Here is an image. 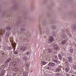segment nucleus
Listing matches in <instances>:
<instances>
[{
	"label": "nucleus",
	"mask_w": 76,
	"mask_h": 76,
	"mask_svg": "<svg viewBox=\"0 0 76 76\" xmlns=\"http://www.w3.org/2000/svg\"><path fill=\"white\" fill-rule=\"evenodd\" d=\"M53 48L55 49L56 51H58L60 49H59L58 47V46L57 45H53Z\"/></svg>",
	"instance_id": "nucleus-3"
},
{
	"label": "nucleus",
	"mask_w": 76,
	"mask_h": 76,
	"mask_svg": "<svg viewBox=\"0 0 76 76\" xmlns=\"http://www.w3.org/2000/svg\"><path fill=\"white\" fill-rule=\"evenodd\" d=\"M65 70L66 72H69V67H66L65 68Z\"/></svg>",
	"instance_id": "nucleus-22"
},
{
	"label": "nucleus",
	"mask_w": 76,
	"mask_h": 76,
	"mask_svg": "<svg viewBox=\"0 0 76 76\" xmlns=\"http://www.w3.org/2000/svg\"><path fill=\"white\" fill-rule=\"evenodd\" d=\"M52 34L53 36H56V33L55 32H53Z\"/></svg>",
	"instance_id": "nucleus-31"
},
{
	"label": "nucleus",
	"mask_w": 76,
	"mask_h": 76,
	"mask_svg": "<svg viewBox=\"0 0 76 76\" xmlns=\"http://www.w3.org/2000/svg\"><path fill=\"white\" fill-rule=\"evenodd\" d=\"M23 59L25 61H26L28 60V57H27L25 56L23 57Z\"/></svg>",
	"instance_id": "nucleus-17"
},
{
	"label": "nucleus",
	"mask_w": 76,
	"mask_h": 76,
	"mask_svg": "<svg viewBox=\"0 0 76 76\" xmlns=\"http://www.w3.org/2000/svg\"><path fill=\"white\" fill-rule=\"evenodd\" d=\"M1 42V38H0V42Z\"/></svg>",
	"instance_id": "nucleus-44"
},
{
	"label": "nucleus",
	"mask_w": 76,
	"mask_h": 76,
	"mask_svg": "<svg viewBox=\"0 0 76 76\" xmlns=\"http://www.w3.org/2000/svg\"><path fill=\"white\" fill-rule=\"evenodd\" d=\"M74 73H75V75L76 76V72H74Z\"/></svg>",
	"instance_id": "nucleus-41"
},
{
	"label": "nucleus",
	"mask_w": 76,
	"mask_h": 76,
	"mask_svg": "<svg viewBox=\"0 0 76 76\" xmlns=\"http://www.w3.org/2000/svg\"><path fill=\"white\" fill-rule=\"evenodd\" d=\"M10 42L12 43L11 44V45H12V47L13 48H14L13 50L14 51H15V48L16 47V43L15 42H13V38L12 37H10Z\"/></svg>",
	"instance_id": "nucleus-1"
},
{
	"label": "nucleus",
	"mask_w": 76,
	"mask_h": 76,
	"mask_svg": "<svg viewBox=\"0 0 76 76\" xmlns=\"http://www.w3.org/2000/svg\"><path fill=\"white\" fill-rule=\"evenodd\" d=\"M66 31H67V32L68 34H69V29H66Z\"/></svg>",
	"instance_id": "nucleus-39"
},
{
	"label": "nucleus",
	"mask_w": 76,
	"mask_h": 76,
	"mask_svg": "<svg viewBox=\"0 0 76 76\" xmlns=\"http://www.w3.org/2000/svg\"><path fill=\"white\" fill-rule=\"evenodd\" d=\"M14 71L15 72H18V71H19V68L18 67H16L14 68Z\"/></svg>",
	"instance_id": "nucleus-16"
},
{
	"label": "nucleus",
	"mask_w": 76,
	"mask_h": 76,
	"mask_svg": "<svg viewBox=\"0 0 76 76\" xmlns=\"http://www.w3.org/2000/svg\"><path fill=\"white\" fill-rule=\"evenodd\" d=\"M48 51L49 53H52L53 52V50L51 49H49L48 50Z\"/></svg>",
	"instance_id": "nucleus-21"
},
{
	"label": "nucleus",
	"mask_w": 76,
	"mask_h": 76,
	"mask_svg": "<svg viewBox=\"0 0 76 76\" xmlns=\"http://www.w3.org/2000/svg\"><path fill=\"white\" fill-rule=\"evenodd\" d=\"M58 57L59 59H61L62 58V56H61V55L60 54H59L58 55Z\"/></svg>",
	"instance_id": "nucleus-20"
},
{
	"label": "nucleus",
	"mask_w": 76,
	"mask_h": 76,
	"mask_svg": "<svg viewBox=\"0 0 76 76\" xmlns=\"http://www.w3.org/2000/svg\"><path fill=\"white\" fill-rule=\"evenodd\" d=\"M53 61L56 63H58V61L57 59H53Z\"/></svg>",
	"instance_id": "nucleus-14"
},
{
	"label": "nucleus",
	"mask_w": 76,
	"mask_h": 76,
	"mask_svg": "<svg viewBox=\"0 0 76 76\" xmlns=\"http://www.w3.org/2000/svg\"><path fill=\"white\" fill-rule=\"evenodd\" d=\"M6 35L7 37L8 36H9V34L8 33H6Z\"/></svg>",
	"instance_id": "nucleus-35"
},
{
	"label": "nucleus",
	"mask_w": 76,
	"mask_h": 76,
	"mask_svg": "<svg viewBox=\"0 0 76 76\" xmlns=\"http://www.w3.org/2000/svg\"><path fill=\"white\" fill-rule=\"evenodd\" d=\"M55 58H56V59H58V58L57 57V56H55Z\"/></svg>",
	"instance_id": "nucleus-38"
},
{
	"label": "nucleus",
	"mask_w": 76,
	"mask_h": 76,
	"mask_svg": "<svg viewBox=\"0 0 76 76\" xmlns=\"http://www.w3.org/2000/svg\"><path fill=\"white\" fill-rule=\"evenodd\" d=\"M62 45H66L67 44V42L66 40L62 41L61 42Z\"/></svg>",
	"instance_id": "nucleus-5"
},
{
	"label": "nucleus",
	"mask_w": 76,
	"mask_h": 76,
	"mask_svg": "<svg viewBox=\"0 0 76 76\" xmlns=\"http://www.w3.org/2000/svg\"><path fill=\"white\" fill-rule=\"evenodd\" d=\"M48 65L50 66H51V67H53V66H54L55 65H56V64L55 63L53 62H50L48 64Z\"/></svg>",
	"instance_id": "nucleus-6"
},
{
	"label": "nucleus",
	"mask_w": 76,
	"mask_h": 76,
	"mask_svg": "<svg viewBox=\"0 0 76 76\" xmlns=\"http://www.w3.org/2000/svg\"><path fill=\"white\" fill-rule=\"evenodd\" d=\"M65 64H68V61L67 60H65Z\"/></svg>",
	"instance_id": "nucleus-26"
},
{
	"label": "nucleus",
	"mask_w": 76,
	"mask_h": 76,
	"mask_svg": "<svg viewBox=\"0 0 76 76\" xmlns=\"http://www.w3.org/2000/svg\"><path fill=\"white\" fill-rule=\"evenodd\" d=\"M25 30V28H23L22 29H20L21 31H24Z\"/></svg>",
	"instance_id": "nucleus-28"
},
{
	"label": "nucleus",
	"mask_w": 76,
	"mask_h": 76,
	"mask_svg": "<svg viewBox=\"0 0 76 76\" xmlns=\"http://www.w3.org/2000/svg\"><path fill=\"white\" fill-rule=\"evenodd\" d=\"M61 71V69L57 68L56 69V72H59Z\"/></svg>",
	"instance_id": "nucleus-15"
},
{
	"label": "nucleus",
	"mask_w": 76,
	"mask_h": 76,
	"mask_svg": "<svg viewBox=\"0 0 76 76\" xmlns=\"http://www.w3.org/2000/svg\"><path fill=\"white\" fill-rule=\"evenodd\" d=\"M18 52H17V51H14V53L15 54H18Z\"/></svg>",
	"instance_id": "nucleus-29"
},
{
	"label": "nucleus",
	"mask_w": 76,
	"mask_h": 76,
	"mask_svg": "<svg viewBox=\"0 0 76 76\" xmlns=\"http://www.w3.org/2000/svg\"><path fill=\"white\" fill-rule=\"evenodd\" d=\"M12 64L13 66H17V64L16 63H15L14 62L12 63Z\"/></svg>",
	"instance_id": "nucleus-24"
},
{
	"label": "nucleus",
	"mask_w": 76,
	"mask_h": 76,
	"mask_svg": "<svg viewBox=\"0 0 76 76\" xmlns=\"http://www.w3.org/2000/svg\"><path fill=\"white\" fill-rule=\"evenodd\" d=\"M23 76H26V72H25L23 73Z\"/></svg>",
	"instance_id": "nucleus-32"
},
{
	"label": "nucleus",
	"mask_w": 76,
	"mask_h": 76,
	"mask_svg": "<svg viewBox=\"0 0 76 76\" xmlns=\"http://www.w3.org/2000/svg\"><path fill=\"white\" fill-rule=\"evenodd\" d=\"M13 75L14 76H16V75H17V73H16V72H14L13 73Z\"/></svg>",
	"instance_id": "nucleus-27"
},
{
	"label": "nucleus",
	"mask_w": 76,
	"mask_h": 76,
	"mask_svg": "<svg viewBox=\"0 0 76 76\" xmlns=\"http://www.w3.org/2000/svg\"><path fill=\"white\" fill-rule=\"evenodd\" d=\"M73 50L72 49H70L69 50L70 53H73Z\"/></svg>",
	"instance_id": "nucleus-33"
},
{
	"label": "nucleus",
	"mask_w": 76,
	"mask_h": 76,
	"mask_svg": "<svg viewBox=\"0 0 76 76\" xmlns=\"http://www.w3.org/2000/svg\"><path fill=\"white\" fill-rule=\"evenodd\" d=\"M11 61V58H8L6 61H5V63H7L8 64V63H9V61Z\"/></svg>",
	"instance_id": "nucleus-12"
},
{
	"label": "nucleus",
	"mask_w": 76,
	"mask_h": 76,
	"mask_svg": "<svg viewBox=\"0 0 76 76\" xmlns=\"http://www.w3.org/2000/svg\"><path fill=\"white\" fill-rule=\"evenodd\" d=\"M30 53V52H27L26 53V54L27 55H29Z\"/></svg>",
	"instance_id": "nucleus-37"
},
{
	"label": "nucleus",
	"mask_w": 76,
	"mask_h": 76,
	"mask_svg": "<svg viewBox=\"0 0 76 76\" xmlns=\"http://www.w3.org/2000/svg\"><path fill=\"white\" fill-rule=\"evenodd\" d=\"M66 76H69V75H67V74H66Z\"/></svg>",
	"instance_id": "nucleus-40"
},
{
	"label": "nucleus",
	"mask_w": 76,
	"mask_h": 76,
	"mask_svg": "<svg viewBox=\"0 0 76 76\" xmlns=\"http://www.w3.org/2000/svg\"><path fill=\"white\" fill-rule=\"evenodd\" d=\"M26 50V47L25 46H22L20 48V50L22 51H25Z\"/></svg>",
	"instance_id": "nucleus-4"
},
{
	"label": "nucleus",
	"mask_w": 76,
	"mask_h": 76,
	"mask_svg": "<svg viewBox=\"0 0 76 76\" xmlns=\"http://www.w3.org/2000/svg\"><path fill=\"white\" fill-rule=\"evenodd\" d=\"M0 76H1V74H0Z\"/></svg>",
	"instance_id": "nucleus-45"
},
{
	"label": "nucleus",
	"mask_w": 76,
	"mask_h": 76,
	"mask_svg": "<svg viewBox=\"0 0 76 76\" xmlns=\"http://www.w3.org/2000/svg\"><path fill=\"white\" fill-rule=\"evenodd\" d=\"M71 76H76V75H72Z\"/></svg>",
	"instance_id": "nucleus-43"
},
{
	"label": "nucleus",
	"mask_w": 76,
	"mask_h": 76,
	"mask_svg": "<svg viewBox=\"0 0 76 76\" xmlns=\"http://www.w3.org/2000/svg\"><path fill=\"white\" fill-rule=\"evenodd\" d=\"M46 63H47L44 61H42L41 64L42 65H45V64H46Z\"/></svg>",
	"instance_id": "nucleus-18"
},
{
	"label": "nucleus",
	"mask_w": 76,
	"mask_h": 76,
	"mask_svg": "<svg viewBox=\"0 0 76 76\" xmlns=\"http://www.w3.org/2000/svg\"><path fill=\"white\" fill-rule=\"evenodd\" d=\"M73 67L75 70H76V65H74L73 66Z\"/></svg>",
	"instance_id": "nucleus-30"
},
{
	"label": "nucleus",
	"mask_w": 76,
	"mask_h": 76,
	"mask_svg": "<svg viewBox=\"0 0 76 76\" xmlns=\"http://www.w3.org/2000/svg\"><path fill=\"white\" fill-rule=\"evenodd\" d=\"M58 67L59 69H60V68H61V65L58 66Z\"/></svg>",
	"instance_id": "nucleus-36"
},
{
	"label": "nucleus",
	"mask_w": 76,
	"mask_h": 76,
	"mask_svg": "<svg viewBox=\"0 0 76 76\" xmlns=\"http://www.w3.org/2000/svg\"><path fill=\"white\" fill-rule=\"evenodd\" d=\"M72 29H73V30H75L76 29V25H75L74 26H72Z\"/></svg>",
	"instance_id": "nucleus-19"
},
{
	"label": "nucleus",
	"mask_w": 76,
	"mask_h": 76,
	"mask_svg": "<svg viewBox=\"0 0 76 76\" xmlns=\"http://www.w3.org/2000/svg\"><path fill=\"white\" fill-rule=\"evenodd\" d=\"M26 67L28 69V67H29V63L28 62H26Z\"/></svg>",
	"instance_id": "nucleus-13"
},
{
	"label": "nucleus",
	"mask_w": 76,
	"mask_h": 76,
	"mask_svg": "<svg viewBox=\"0 0 76 76\" xmlns=\"http://www.w3.org/2000/svg\"><path fill=\"white\" fill-rule=\"evenodd\" d=\"M6 29H7V30H10L11 29V27H7Z\"/></svg>",
	"instance_id": "nucleus-25"
},
{
	"label": "nucleus",
	"mask_w": 76,
	"mask_h": 76,
	"mask_svg": "<svg viewBox=\"0 0 76 76\" xmlns=\"http://www.w3.org/2000/svg\"><path fill=\"white\" fill-rule=\"evenodd\" d=\"M55 76H62V74L60 72L59 73H55Z\"/></svg>",
	"instance_id": "nucleus-8"
},
{
	"label": "nucleus",
	"mask_w": 76,
	"mask_h": 76,
	"mask_svg": "<svg viewBox=\"0 0 76 76\" xmlns=\"http://www.w3.org/2000/svg\"><path fill=\"white\" fill-rule=\"evenodd\" d=\"M62 31L63 33H62L61 35V37L63 38H65L67 37V35L65 34H64V32H65L63 30H62Z\"/></svg>",
	"instance_id": "nucleus-2"
},
{
	"label": "nucleus",
	"mask_w": 76,
	"mask_h": 76,
	"mask_svg": "<svg viewBox=\"0 0 76 76\" xmlns=\"http://www.w3.org/2000/svg\"><path fill=\"white\" fill-rule=\"evenodd\" d=\"M7 50H12V47H8L7 48Z\"/></svg>",
	"instance_id": "nucleus-23"
},
{
	"label": "nucleus",
	"mask_w": 76,
	"mask_h": 76,
	"mask_svg": "<svg viewBox=\"0 0 76 76\" xmlns=\"http://www.w3.org/2000/svg\"><path fill=\"white\" fill-rule=\"evenodd\" d=\"M53 36H50L49 37V41L50 42H52L53 41Z\"/></svg>",
	"instance_id": "nucleus-10"
},
{
	"label": "nucleus",
	"mask_w": 76,
	"mask_h": 76,
	"mask_svg": "<svg viewBox=\"0 0 76 76\" xmlns=\"http://www.w3.org/2000/svg\"><path fill=\"white\" fill-rule=\"evenodd\" d=\"M43 57H45V58H47V56H46V55H45V53H44L43 54Z\"/></svg>",
	"instance_id": "nucleus-34"
},
{
	"label": "nucleus",
	"mask_w": 76,
	"mask_h": 76,
	"mask_svg": "<svg viewBox=\"0 0 76 76\" xmlns=\"http://www.w3.org/2000/svg\"><path fill=\"white\" fill-rule=\"evenodd\" d=\"M49 66V65H47L45 67V69H48V70H50V69H51V67Z\"/></svg>",
	"instance_id": "nucleus-9"
},
{
	"label": "nucleus",
	"mask_w": 76,
	"mask_h": 76,
	"mask_svg": "<svg viewBox=\"0 0 76 76\" xmlns=\"http://www.w3.org/2000/svg\"><path fill=\"white\" fill-rule=\"evenodd\" d=\"M68 60L69 62H72V58L70 56H69L68 57Z\"/></svg>",
	"instance_id": "nucleus-7"
},
{
	"label": "nucleus",
	"mask_w": 76,
	"mask_h": 76,
	"mask_svg": "<svg viewBox=\"0 0 76 76\" xmlns=\"http://www.w3.org/2000/svg\"><path fill=\"white\" fill-rule=\"evenodd\" d=\"M53 29H54L55 28V27L54 26L52 28Z\"/></svg>",
	"instance_id": "nucleus-42"
},
{
	"label": "nucleus",
	"mask_w": 76,
	"mask_h": 76,
	"mask_svg": "<svg viewBox=\"0 0 76 76\" xmlns=\"http://www.w3.org/2000/svg\"><path fill=\"white\" fill-rule=\"evenodd\" d=\"M0 34H3V35H4V34H5V31L4 30H0Z\"/></svg>",
	"instance_id": "nucleus-11"
}]
</instances>
